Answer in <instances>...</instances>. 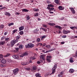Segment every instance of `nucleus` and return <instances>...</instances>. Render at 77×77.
Segmentation results:
<instances>
[{
    "mask_svg": "<svg viewBox=\"0 0 77 77\" xmlns=\"http://www.w3.org/2000/svg\"><path fill=\"white\" fill-rule=\"evenodd\" d=\"M18 41V39H16V40H12L11 42V47H13L15 45V44L17 43Z\"/></svg>",
    "mask_w": 77,
    "mask_h": 77,
    "instance_id": "1",
    "label": "nucleus"
},
{
    "mask_svg": "<svg viewBox=\"0 0 77 77\" xmlns=\"http://www.w3.org/2000/svg\"><path fill=\"white\" fill-rule=\"evenodd\" d=\"M57 64H55L54 65V66L52 69V73L51 74H54L56 72V69L57 68Z\"/></svg>",
    "mask_w": 77,
    "mask_h": 77,
    "instance_id": "2",
    "label": "nucleus"
},
{
    "mask_svg": "<svg viewBox=\"0 0 77 77\" xmlns=\"http://www.w3.org/2000/svg\"><path fill=\"white\" fill-rule=\"evenodd\" d=\"M19 71V69L18 68H16L15 69H14L13 71V74L14 75H15L18 74V72Z\"/></svg>",
    "mask_w": 77,
    "mask_h": 77,
    "instance_id": "3",
    "label": "nucleus"
},
{
    "mask_svg": "<svg viewBox=\"0 0 77 77\" xmlns=\"http://www.w3.org/2000/svg\"><path fill=\"white\" fill-rule=\"evenodd\" d=\"M52 58L51 56H47L46 60L48 62H51V59Z\"/></svg>",
    "mask_w": 77,
    "mask_h": 77,
    "instance_id": "4",
    "label": "nucleus"
},
{
    "mask_svg": "<svg viewBox=\"0 0 77 77\" xmlns=\"http://www.w3.org/2000/svg\"><path fill=\"white\" fill-rule=\"evenodd\" d=\"M58 8L59 9V10L62 11L64 9H65V8L64 7H62L61 6H60L58 7Z\"/></svg>",
    "mask_w": 77,
    "mask_h": 77,
    "instance_id": "5",
    "label": "nucleus"
},
{
    "mask_svg": "<svg viewBox=\"0 0 77 77\" xmlns=\"http://www.w3.org/2000/svg\"><path fill=\"white\" fill-rule=\"evenodd\" d=\"M69 9H71V11L72 14H75V10L73 8L70 7L69 8Z\"/></svg>",
    "mask_w": 77,
    "mask_h": 77,
    "instance_id": "6",
    "label": "nucleus"
},
{
    "mask_svg": "<svg viewBox=\"0 0 77 77\" xmlns=\"http://www.w3.org/2000/svg\"><path fill=\"white\" fill-rule=\"evenodd\" d=\"M6 43L5 41H2L0 42V45H4Z\"/></svg>",
    "mask_w": 77,
    "mask_h": 77,
    "instance_id": "7",
    "label": "nucleus"
},
{
    "mask_svg": "<svg viewBox=\"0 0 77 77\" xmlns=\"http://www.w3.org/2000/svg\"><path fill=\"white\" fill-rule=\"evenodd\" d=\"M28 48H33V45L32 44H28Z\"/></svg>",
    "mask_w": 77,
    "mask_h": 77,
    "instance_id": "8",
    "label": "nucleus"
},
{
    "mask_svg": "<svg viewBox=\"0 0 77 77\" xmlns=\"http://www.w3.org/2000/svg\"><path fill=\"white\" fill-rule=\"evenodd\" d=\"M12 57L13 58L15 59H19V58L18 56L17 55H13Z\"/></svg>",
    "mask_w": 77,
    "mask_h": 77,
    "instance_id": "9",
    "label": "nucleus"
},
{
    "mask_svg": "<svg viewBox=\"0 0 77 77\" xmlns=\"http://www.w3.org/2000/svg\"><path fill=\"white\" fill-rule=\"evenodd\" d=\"M24 48V45H20L19 46V50H22V48Z\"/></svg>",
    "mask_w": 77,
    "mask_h": 77,
    "instance_id": "10",
    "label": "nucleus"
},
{
    "mask_svg": "<svg viewBox=\"0 0 77 77\" xmlns=\"http://www.w3.org/2000/svg\"><path fill=\"white\" fill-rule=\"evenodd\" d=\"M5 14L6 16L8 15L9 17H10L11 15V14L9 13L8 12H5Z\"/></svg>",
    "mask_w": 77,
    "mask_h": 77,
    "instance_id": "11",
    "label": "nucleus"
},
{
    "mask_svg": "<svg viewBox=\"0 0 77 77\" xmlns=\"http://www.w3.org/2000/svg\"><path fill=\"white\" fill-rule=\"evenodd\" d=\"M19 31H21V30H23L24 29V27L22 26L19 27Z\"/></svg>",
    "mask_w": 77,
    "mask_h": 77,
    "instance_id": "12",
    "label": "nucleus"
},
{
    "mask_svg": "<svg viewBox=\"0 0 77 77\" xmlns=\"http://www.w3.org/2000/svg\"><path fill=\"white\" fill-rule=\"evenodd\" d=\"M21 64L22 65H26L29 64V62H22Z\"/></svg>",
    "mask_w": 77,
    "mask_h": 77,
    "instance_id": "13",
    "label": "nucleus"
},
{
    "mask_svg": "<svg viewBox=\"0 0 77 77\" xmlns=\"http://www.w3.org/2000/svg\"><path fill=\"white\" fill-rule=\"evenodd\" d=\"M38 32H39V29H35L33 31V33H38Z\"/></svg>",
    "mask_w": 77,
    "mask_h": 77,
    "instance_id": "14",
    "label": "nucleus"
},
{
    "mask_svg": "<svg viewBox=\"0 0 77 77\" xmlns=\"http://www.w3.org/2000/svg\"><path fill=\"white\" fill-rule=\"evenodd\" d=\"M32 69L33 71L36 70L37 69V67L36 66H34L32 67Z\"/></svg>",
    "mask_w": 77,
    "mask_h": 77,
    "instance_id": "15",
    "label": "nucleus"
},
{
    "mask_svg": "<svg viewBox=\"0 0 77 77\" xmlns=\"http://www.w3.org/2000/svg\"><path fill=\"white\" fill-rule=\"evenodd\" d=\"M69 72L71 73H73L74 72V70L72 69H71L69 70Z\"/></svg>",
    "mask_w": 77,
    "mask_h": 77,
    "instance_id": "16",
    "label": "nucleus"
},
{
    "mask_svg": "<svg viewBox=\"0 0 77 77\" xmlns=\"http://www.w3.org/2000/svg\"><path fill=\"white\" fill-rule=\"evenodd\" d=\"M5 41H7V42H8V41H9L10 40V38L9 37H7L5 38Z\"/></svg>",
    "mask_w": 77,
    "mask_h": 77,
    "instance_id": "17",
    "label": "nucleus"
},
{
    "mask_svg": "<svg viewBox=\"0 0 77 77\" xmlns=\"http://www.w3.org/2000/svg\"><path fill=\"white\" fill-rule=\"evenodd\" d=\"M1 62L2 63H6V61L5 60L3 59V60H2Z\"/></svg>",
    "mask_w": 77,
    "mask_h": 77,
    "instance_id": "18",
    "label": "nucleus"
},
{
    "mask_svg": "<svg viewBox=\"0 0 77 77\" xmlns=\"http://www.w3.org/2000/svg\"><path fill=\"white\" fill-rule=\"evenodd\" d=\"M74 60V58L73 57H71L69 59V61L71 63H72L74 61H73Z\"/></svg>",
    "mask_w": 77,
    "mask_h": 77,
    "instance_id": "19",
    "label": "nucleus"
},
{
    "mask_svg": "<svg viewBox=\"0 0 77 77\" xmlns=\"http://www.w3.org/2000/svg\"><path fill=\"white\" fill-rule=\"evenodd\" d=\"M22 12H29V10L26 9H23L22 10Z\"/></svg>",
    "mask_w": 77,
    "mask_h": 77,
    "instance_id": "20",
    "label": "nucleus"
},
{
    "mask_svg": "<svg viewBox=\"0 0 77 77\" xmlns=\"http://www.w3.org/2000/svg\"><path fill=\"white\" fill-rule=\"evenodd\" d=\"M24 56H27L29 55V53L27 52H25L23 54Z\"/></svg>",
    "mask_w": 77,
    "mask_h": 77,
    "instance_id": "21",
    "label": "nucleus"
},
{
    "mask_svg": "<svg viewBox=\"0 0 77 77\" xmlns=\"http://www.w3.org/2000/svg\"><path fill=\"white\" fill-rule=\"evenodd\" d=\"M48 7H52V8H53V7H54V6L53 5V4H51L48 5Z\"/></svg>",
    "mask_w": 77,
    "mask_h": 77,
    "instance_id": "22",
    "label": "nucleus"
},
{
    "mask_svg": "<svg viewBox=\"0 0 77 77\" xmlns=\"http://www.w3.org/2000/svg\"><path fill=\"white\" fill-rule=\"evenodd\" d=\"M55 28H58L60 30H61V29H62V28L60 26H55Z\"/></svg>",
    "mask_w": 77,
    "mask_h": 77,
    "instance_id": "23",
    "label": "nucleus"
},
{
    "mask_svg": "<svg viewBox=\"0 0 77 77\" xmlns=\"http://www.w3.org/2000/svg\"><path fill=\"white\" fill-rule=\"evenodd\" d=\"M40 75H41L39 73H36L35 75V77H40Z\"/></svg>",
    "mask_w": 77,
    "mask_h": 77,
    "instance_id": "24",
    "label": "nucleus"
},
{
    "mask_svg": "<svg viewBox=\"0 0 77 77\" xmlns=\"http://www.w3.org/2000/svg\"><path fill=\"white\" fill-rule=\"evenodd\" d=\"M11 54H10V53H7L4 56V57H8Z\"/></svg>",
    "mask_w": 77,
    "mask_h": 77,
    "instance_id": "25",
    "label": "nucleus"
},
{
    "mask_svg": "<svg viewBox=\"0 0 77 77\" xmlns=\"http://www.w3.org/2000/svg\"><path fill=\"white\" fill-rule=\"evenodd\" d=\"M18 31V30L17 29H14L13 31H12L13 33H12V34H14V33H15V32H17Z\"/></svg>",
    "mask_w": 77,
    "mask_h": 77,
    "instance_id": "26",
    "label": "nucleus"
},
{
    "mask_svg": "<svg viewBox=\"0 0 77 77\" xmlns=\"http://www.w3.org/2000/svg\"><path fill=\"white\" fill-rule=\"evenodd\" d=\"M54 2L56 4H59V0H55Z\"/></svg>",
    "mask_w": 77,
    "mask_h": 77,
    "instance_id": "27",
    "label": "nucleus"
},
{
    "mask_svg": "<svg viewBox=\"0 0 77 77\" xmlns=\"http://www.w3.org/2000/svg\"><path fill=\"white\" fill-rule=\"evenodd\" d=\"M33 10L34 11H35V12H38V11H39V9L35 8H34Z\"/></svg>",
    "mask_w": 77,
    "mask_h": 77,
    "instance_id": "28",
    "label": "nucleus"
},
{
    "mask_svg": "<svg viewBox=\"0 0 77 77\" xmlns=\"http://www.w3.org/2000/svg\"><path fill=\"white\" fill-rule=\"evenodd\" d=\"M5 27V26H4V25L3 24L1 25V26H0V29H3V28Z\"/></svg>",
    "mask_w": 77,
    "mask_h": 77,
    "instance_id": "29",
    "label": "nucleus"
},
{
    "mask_svg": "<svg viewBox=\"0 0 77 77\" xmlns=\"http://www.w3.org/2000/svg\"><path fill=\"white\" fill-rule=\"evenodd\" d=\"M46 37V35H43L42 37V38H41V40H42L43 39H44Z\"/></svg>",
    "mask_w": 77,
    "mask_h": 77,
    "instance_id": "30",
    "label": "nucleus"
},
{
    "mask_svg": "<svg viewBox=\"0 0 77 77\" xmlns=\"http://www.w3.org/2000/svg\"><path fill=\"white\" fill-rule=\"evenodd\" d=\"M19 34L20 35H23L24 34V32L23 31H20L19 32Z\"/></svg>",
    "mask_w": 77,
    "mask_h": 77,
    "instance_id": "31",
    "label": "nucleus"
},
{
    "mask_svg": "<svg viewBox=\"0 0 77 77\" xmlns=\"http://www.w3.org/2000/svg\"><path fill=\"white\" fill-rule=\"evenodd\" d=\"M34 17H38V16H39V14L38 13H36L34 14Z\"/></svg>",
    "mask_w": 77,
    "mask_h": 77,
    "instance_id": "32",
    "label": "nucleus"
},
{
    "mask_svg": "<svg viewBox=\"0 0 77 77\" xmlns=\"http://www.w3.org/2000/svg\"><path fill=\"white\" fill-rule=\"evenodd\" d=\"M16 50L17 51V53H18L19 52V48H15Z\"/></svg>",
    "mask_w": 77,
    "mask_h": 77,
    "instance_id": "33",
    "label": "nucleus"
},
{
    "mask_svg": "<svg viewBox=\"0 0 77 77\" xmlns=\"http://www.w3.org/2000/svg\"><path fill=\"white\" fill-rule=\"evenodd\" d=\"M30 18V16H29V15H28L26 16V19L27 20H29Z\"/></svg>",
    "mask_w": 77,
    "mask_h": 77,
    "instance_id": "34",
    "label": "nucleus"
},
{
    "mask_svg": "<svg viewBox=\"0 0 77 77\" xmlns=\"http://www.w3.org/2000/svg\"><path fill=\"white\" fill-rule=\"evenodd\" d=\"M21 38V36L20 35H18L16 37V39H20V38Z\"/></svg>",
    "mask_w": 77,
    "mask_h": 77,
    "instance_id": "35",
    "label": "nucleus"
},
{
    "mask_svg": "<svg viewBox=\"0 0 77 77\" xmlns=\"http://www.w3.org/2000/svg\"><path fill=\"white\" fill-rule=\"evenodd\" d=\"M37 41L38 42H39L40 41H41V39L40 38H37Z\"/></svg>",
    "mask_w": 77,
    "mask_h": 77,
    "instance_id": "36",
    "label": "nucleus"
},
{
    "mask_svg": "<svg viewBox=\"0 0 77 77\" xmlns=\"http://www.w3.org/2000/svg\"><path fill=\"white\" fill-rule=\"evenodd\" d=\"M14 23H10L8 24V26H12V25H14Z\"/></svg>",
    "mask_w": 77,
    "mask_h": 77,
    "instance_id": "37",
    "label": "nucleus"
},
{
    "mask_svg": "<svg viewBox=\"0 0 77 77\" xmlns=\"http://www.w3.org/2000/svg\"><path fill=\"white\" fill-rule=\"evenodd\" d=\"M31 59L32 60H35L36 59V57H31Z\"/></svg>",
    "mask_w": 77,
    "mask_h": 77,
    "instance_id": "38",
    "label": "nucleus"
},
{
    "mask_svg": "<svg viewBox=\"0 0 77 77\" xmlns=\"http://www.w3.org/2000/svg\"><path fill=\"white\" fill-rule=\"evenodd\" d=\"M63 33L64 34H67V31L64 30L63 31Z\"/></svg>",
    "mask_w": 77,
    "mask_h": 77,
    "instance_id": "39",
    "label": "nucleus"
},
{
    "mask_svg": "<svg viewBox=\"0 0 77 77\" xmlns=\"http://www.w3.org/2000/svg\"><path fill=\"white\" fill-rule=\"evenodd\" d=\"M51 52V50H50L49 51H46V52H45L44 53H48V52Z\"/></svg>",
    "mask_w": 77,
    "mask_h": 77,
    "instance_id": "40",
    "label": "nucleus"
},
{
    "mask_svg": "<svg viewBox=\"0 0 77 77\" xmlns=\"http://www.w3.org/2000/svg\"><path fill=\"white\" fill-rule=\"evenodd\" d=\"M3 55L2 54H0V58H3Z\"/></svg>",
    "mask_w": 77,
    "mask_h": 77,
    "instance_id": "41",
    "label": "nucleus"
},
{
    "mask_svg": "<svg viewBox=\"0 0 77 77\" xmlns=\"http://www.w3.org/2000/svg\"><path fill=\"white\" fill-rule=\"evenodd\" d=\"M42 26L44 27H47V25H45L44 24H42Z\"/></svg>",
    "mask_w": 77,
    "mask_h": 77,
    "instance_id": "42",
    "label": "nucleus"
},
{
    "mask_svg": "<svg viewBox=\"0 0 77 77\" xmlns=\"http://www.w3.org/2000/svg\"><path fill=\"white\" fill-rule=\"evenodd\" d=\"M8 32H5L4 33V35H5V36H6V35L8 34Z\"/></svg>",
    "mask_w": 77,
    "mask_h": 77,
    "instance_id": "43",
    "label": "nucleus"
},
{
    "mask_svg": "<svg viewBox=\"0 0 77 77\" xmlns=\"http://www.w3.org/2000/svg\"><path fill=\"white\" fill-rule=\"evenodd\" d=\"M5 36H2V38H1V40H2V41H3V40L4 39H5Z\"/></svg>",
    "mask_w": 77,
    "mask_h": 77,
    "instance_id": "44",
    "label": "nucleus"
},
{
    "mask_svg": "<svg viewBox=\"0 0 77 77\" xmlns=\"http://www.w3.org/2000/svg\"><path fill=\"white\" fill-rule=\"evenodd\" d=\"M54 8H50V11H53V10H54Z\"/></svg>",
    "mask_w": 77,
    "mask_h": 77,
    "instance_id": "45",
    "label": "nucleus"
},
{
    "mask_svg": "<svg viewBox=\"0 0 77 77\" xmlns=\"http://www.w3.org/2000/svg\"><path fill=\"white\" fill-rule=\"evenodd\" d=\"M60 74L61 75H63V72H60Z\"/></svg>",
    "mask_w": 77,
    "mask_h": 77,
    "instance_id": "46",
    "label": "nucleus"
},
{
    "mask_svg": "<svg viewBox=\"0 0 77 77\" xmlns=\"http://www.w3.org/2000/svg\"><path fill=\"white\" fill-rule=\"evenodd\" d=\"M20 57H24V54H22L21 55H20Z\"/></svg>",
    "mask_w": 77,
    "mask_h": 77,
    "instance_id": "47",
    "label": "nucleus"
},
{
    "mask_svg": "<svg viewBox=\"0 0 77 77\" xmlns=\"http://www.w3.org/2000/svg\"><path fill=\"white\" fill-rule=\"evenodd\" d=\"M58 77H63V75H60V74L58 75Z\"/></svg>",
    "mask_w": 77,
    "mask_h": 77,
    "instance_id": "48",
    "label": "nucleus"
},
{
    "mask_svg": "<svg viewBox=\"0 0 77 77\" xmlns=\"http://www.w3.org/2000/svg\"><path fill=\"white\" fill-rule=\"evenodd\" d=\"M62 38H66V35H63Z\"/></svg>",
    "mask_w": 77,
    "mask_h": 77,
    "instance_id": "49",
    "label": "nucleus"
},
{
    "mask_svg": "<svg viewBox=\"0 0 77 77\" xmlns=\"http://www.w3.org/2000/svg\"><path fill=\"white\" fill-rule=\"evenodd\" d=\"M7 46H8V47H10V46H11V44L10 43H8L7 44Z\"/></svg>",
    "mask_w": 77,
    "mask_h": 77,
    "instance_id": "50",
    "label": "nucleus"
},
{
    "mask_svg": "<svg viewBox=\"0 0 77 77\" xmlns=\"http://www.w3.org/2000/svg\"><path fill=\"white\" fill-rule=\"evenodd\" d=\"M48 25H50V26H53V23H48Z\"/></svg>",
    "mask_w": 77,
    "mask_h": 77,
    "instance_id": "51",
    "label": "nucleus"
},
{
    "mask_svg": "<svg viewBox=\"0 0 77 77\" xmlns=\"http://www.w3.org/2000/svg\"><path fill=\"white\" fill-rule=\"evenodd\" d=\"M47 3H48V4H50V3H51V2L49 1H47Z\"/></svg>",
    "mask_w": 77,
    "mask_h": 77,
    "instance_id": "52",
    "label": "nucleus"
},
{
    "mask_svg": "<svg viewBox=\"0 0 77 77\" xmlns=\"http://www.w3.org/2000/svg\"><path fill=\"white\" fill-rule=\"evenodd\" d=\"M54 50V48H52V49L51 50V51H53V50Z\"/></svg>",
    "mask_w": 77,
    "mask_h": 77,
    "instance_id": "53",
    "label": "nucleus"
},
{
    "mask_svg": "<svg viewBox=\"0 0 77 77\" xmlns=\"http://www.w3.org/2000/svg\"><path fill=\"white\" fill-rule=\"evenodd\" d=\"M37 63H38V64H39L41 63V62H40L39 61H37Z\"/></svg>",
    "mask_w": 77,
    "mask_h": 77,
    "instance_id": "54",
    "label": "nucleus"
},
{
    "mask_svg": "<svg viewBox=\"0 0 77 77\" xmlns=\"http://www.w3.org/2000/svg\"><path fill=\"white\" fill-rule=\"evenodd\" d=\"M67 34H68V33H69L71 32V31L69 30H68V31H67Z\"/></svg>",
    "mask_w": 77,
    "mask_h": 77,
    "instance_id": "55",
    "label": "nucleus"
},
{
    "mask_svg": "<svg viewBox=\"0 0 77 77\" xmlns=\"http://www.w3.org/2000/svg\"><path fill=\"white\" fill-rule=\"evenodd\" d=\"M74 29H77V26H74Z\"/></svg>",
    "mask_w": 77,
    "mask_h": 77,
    "instance_id": "56",
    "label": "nucleus"
},
{
    "mask_svg": "<svg viewBox=\"0 0 77 77\" xmlns=\"http://www.w3.org/2000/svg\"><path fill=\"white\" fill-rule=\"evenodd\" d=\"M5 8V7H2L0 8V9H3Z\"/></svg>",
    "mask_w": 77,
    "mask_h": 77,
    "instance_id": "57",
    "label": "nucleus"
},
{
    "mask_svg": "<svg viewBox=\"0 0 77 77\" xmlns=\"http://www.w3.org/2000/svg\"><path fill=\"white\" fill-rule=\"evenodd\" d=\"M0 66L1 67H3L4 66L3 64H0Z\"/></svg>",
    "mask_w": 77,
    "mask_h": 77,
    "instance_id": "58",
    "label": "nucleus"
},
{
    "mask_svg": "<svg viewBox=\"0 0 77 77\" xmlns=\"http://www.w3.org/2000/svg\"><path fill=\"white\" fill-rule=\"evenodd\" d=\"M50 8H51L49 7H47V9H48L49 10H50Z\"/></svg>",
    "mask_w": 77,
    "mask_h": 77,
    "instance_id": "59",
    "label": "nucleus"
},
{
    "mask_svg": "<svg viewBox=\"0 0 77 77\" xmlns=\"http://www.w3.org/2000/svg\"><path fill=\"white\" fill-rule=\"evenodd\" d=\"M28 44L27 45H26L25 46V47H26V48H29V47H28Z\"/></svg>",
    "mask_w": 77,
    "mask_h": 77,
    "instance_id": "60",
    "label": "nucleus"
},
{
    "mask_svg": "<svg viewBox=\"0 0 77 77\" xmlns=\"http://www.w3.org/2000/svg\"><path fill=\"white\" fill-rule=\"evenodd\" d=\"M70 29H74V26L70 27Z\"/></svg>",
    "mask_w": 77,
    "mask_h": 77,
    "instance_id": "61",
    "label": "nucleus"
},
{
    "mask_svg": "<svg viewBox=\"0 0 77 77\" xmlns=\"http://www.w3.org/2000/svg\"><path fill=\"white\" fill-rule=\"evenodd\" d=\"M16 15H20V13H18V12H17V13H16Z\"/></svg>",
    "mask_w": 77,
    "mask_h": 77,
    "instance_id": "62",
    "label": "nucleus"
},
{
    "mask_svg": "<svg viewBox=\"0 0 77 77\" xmlns=\"http://www.w3.org/2000/svg\"><path fill=\"white\" fill-rule=\"evenodd\" d=\"M42 44L41 43H40L39 46H42Z\"/></svg>",
    "mask_w": 77,
    "mask_h": 77,
    "instance_id": "63",
    "label": "nucleus"
},
{
    "mask_svg": "<svg viewBox=\"0 0 77 77\" xmlns=\"http://www.w3.org/2000/svg\"><path fill=\"white\" fill-rule=\"evenodd\" d=\"M40 43H37V46H39V45H40Z\"/></svg>",
    "mask_w": 77,
    "mask_h": 77,
    "instance_id": "64",
    "label": "nucleus"
}]
</instances>
